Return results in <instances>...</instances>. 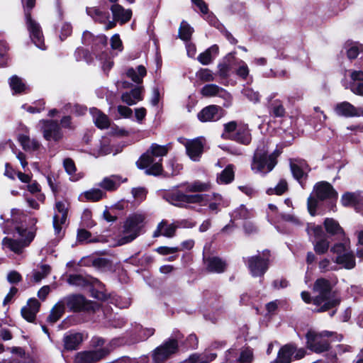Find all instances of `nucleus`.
Segmentation results:
<instances>
[{
    "label": "nucleus",
    "mask_w": 363,
    "mask_h": 363,
    "mask_svg": "<svg viewBox=\"0 0 363 363\" xmlns=\"http://www.w3.org/2000/svg\"><path fill=\"white\" fill-rule=\"evenodd\" d=\"M200 93L202 96L205 97H212L215 96H218L227 100L231 99V96L229 93H228L223 88L214 84H209L205 85L201 89Z\"/></svg>",
    "instance_id": "obj_24"
},
{
    "label": "nucleus",
    "mask_w": 363,
    "mask_h": 363,
    "mask_svg": "<svg viewBox=\"0 0 363 363\" xmlns=\"http://www.w3.org/2000/svg\"><path fill=\"white\" fill-rule=\"evenodd\" d=\"M350 89L354 94L363 96V82L352 83L350 84Z\"/></svg>",
    "instance_id": "obj_64"
},
{
    "label": "nucleus",
    "mask_w": 363,
    "mask_h": 363,
    "mask_svg": "<svg viewBox=\"0 0 363 363\" xmlns=\"http://www.w3.org/2000/svg\"><path fill=\"white\" fill-rule=\"evenodd\" d=\"M296 351V345L291 342L281 347L274 363H291Z\"/></svg>",
    "instance_id": "obj_19"
},
{
    "label": "nucleus",
    "mask_w": 363,
    "mask_h": 363,
    "mask_svg": "<svg viewBox=\"0 0 363 363\" xmlns=\"http://www.w3.org/2000/svg\"><path fill=\"white\" fill-rule=\"evenodd\" d=\"M204 262L209 272L222 273L227 266L225 261L218 257H209L204 259Z\"/></svg>",
    "instance_id": "obj_27"
},
{
    "label": "nucleus",
    "mask_w": 363,
    "mask_h": 363,
    "mask_svg": "<svg viewBox=\"0 0 363 363\" xmlns=\"http://www.w3.org/2000/svg\"><path fill=\"white\" fill-rule=\"evenodd\" d=\"M144 219L141 214H135L127 218L123 225V235L119 240L120 245L130 242L138 237Z\"/></svg>",
    "instance_id": "obj_4"
},
{
    "label": "nucleus",
    "mask_w": 363,
    "mask_h": 363,
    "mask_svg": "<svg viewBox=\"0 0 363 363\" xmlns=\"http://www.w3.org/2000/svg\"><path fill=\"white\" fill-rule=\"evenodd\" d=\"M55 208L59 213L61 214L60 216V223H65L68 213L67 205L64 201H57L55 203Z\"/></svg>",
    "instance_id": "obj_49"
},
{
    "label": "nucleus",
    "mask_w": 363,
    "mask_h": 363,
    "mask_svg": "<svg viewBox=\"0 0 363 363\" xmlns=\"http://www.w3.org/2000/svg\"><path fill=\"white\" fill-rule=\"evenodd\" d=\"M91 236V233L85 229H79L77 231V240L79 242L88 240Z\"/></svg>",
    "instance_id": "obj_63"
},
{
    "label": "nucleus",
    "mask_w": 363,
    "mask_h": 363,
    "mask_svg": "<svg viewBox=\"0 0 363 363\" xmlns=\"http://www.w3.org/2000/svg\"><path fill=\"white\" fill-rule=\"evenodd\" d=\"M65 306L67 307L70 311L82 312L94 311V303L86 300L84 296L81 294H70L62 299Z\"/></svg>",
    "instance_id": "obj_10"
},
{
    "label": "nucleus",
    "mask_w": 363,
    "mask_h": 363,
    "mask_svg": "<svg viewBox=\"0 0 363 363\" xmlns=\"http://www.w3.org/2000/svg\"><path fill=\"white\" fill-rule=\"evenodd\" d=\"M18 141L23 149L26 151H35L39 149L40 145L37 140L30 139L25 135H20L18 136Z\"/></svg>",
    "instance_id": "obj_36"
},
{
    "label": "nucleus",
    "mask_w": 363,
    "mask_h": 363,
    "mask_svg": "<svg viewBox=\"0 0 363 363\" xmlns=\"http://www.w3.org/2000/svg\"><path fill=\"white\" fill-rule=\"evenodd\" d=\"M72 31L71 24L65 23L62 24L60 31V38L61 40H64L67 36L70 35Z\"/></svg>",
    "instance_id": "obj_59"
},
{
    "label": "nucleus",
    "mask_w": 363,
    "mask_h": 363,
    "mask_svg": "<svg viewBox=\"0 0 363 363\" xmlns=\"http://www.w3.org/2000/svg\"><path fill=\"white\" fill-rule=\"evenodd\" d=\"M147 151L152 155L155 156L157 159L162 158L163 156L167 155L168 153L169 146L152 143Z\"/></svg>",
    "instance_id": "obj_44"
},
{
    "label": "nucleus",
    "mask_w": 363,
    "mask_h": 363,
    "mask_svg": "<svg viewBox=\"0 0 363 363\" xmlns=\"http://www.w3.org/2000/svg\"><path fill=\"white\" fill-rule=\"evenodd\" d=\"M82 340V335L79 333L66 335L63 338L65 349L67 350H77Z\"/></svg>",
    "instance_id": "obj_33"
},
{
    "label": "nucleus",
    "mask_w": 363,
    "mask_h": 363,
    "mask_svg": "<svg viewBox=\"0 0 363 363\" xmlns=\"http://www.w3.org/2000/svg\"><path fill=\"white\" fill-rule=\"evenodd\" d=\"M354 110L355 106L348 101L338 103L334 108V111L337 116L345 118H352L357 115L354 112Z\"/></svg>",
    "instance_id": "obj_32"
},
{
    "label": "nucleus",
    "mask_w": 363,
    "mask_h": 363,
    "mask_svg": "<svg viewBox=\"0 0 363 363\" xmlns=\"http://www.w3.org/2000/svg\"><path fill=\"white\" fill-rule=\"evenodd\" d=\"M230 137V140L243 145H248L251 142L250 133L245 128H239L235 133Z\"/></svg>",
    "instance_id": "obj_40"
},
{
    "label": "nucleus",
    "mask_w": 363,
    "mask_h": 363,
    "mask_svg": "<svg viewBox=\"0 0 363 363\" xmlns=\"http://www.w3.org/2000/svg\"><path fill=\"white\" fill-rule=\"evenodd\" d=\"M325 237L332 241H342L345 238V232L339 222L333 218H326L323 221Z\"/></svg>",
    "instance_id": "obj_12"
},
{
    "label": "nucleus",
    "mask_w": 363,
    "mask_h": 363,
    "mask_svg": "<svg viewBox=\"0 0 363 363\" xmlns=\"http://www.w3.org/2000/svg\"><path fill=\"white\" fill-rule=\"evenodd\" d=\"M179 250H180V249L178 247H169L162 246V247H159L156 249V251L159 254L162 255L173 254V253L177 252Z\"/></svg>",
    "instance_id": "obj_60"
},
{
    "label": "nucleus",
    "mask_w": 363,
    "mask_h": 363,
    "mask_svg": "<svg viewBox=\"0 0 363 363\" xmlns=\"http://www.w3.org/2000/svg\"><path fill=\"white\" fill-rule=\"evenodd\" d=\"M360 47H362V45L357 44L352 45L347 50V57L350 60L356 59L360 52Z\"/></svg>",
    "instance_id": "obj_57"
},
{
    "label": "nucleus",
    "mask_w": 363,
    "mask_h": 363,
    "mask_svg": "<svg viewBox=\"0 0 363 363\" xmlns=\"http://www.w3.org/2000/svg\"><path fill=\"white\" fill-rule=\"evenodd\" d=\"M335 262L338 264H343L344 267L347 269H352L356 265L355 258L352 252H346L342 255H337Z\"/></svg>",
    "instance_id": "obj_37"
},
{
    "label": "nucleus",
    "mask_w": 363,
    "mask_h": 363,
    "mask_svg": "<svg viewBox=\"0 0 363 363\" xmlns=\"http://www.w3.org/2000/svg\"><path fill=\"white\" fill-rule=\"evenodd\" d=\"M234 177V166L228 164L217 177V181L220 184H229L233 181Z\"/></svg>",
    "instance_id": "obj_41"
},
{
    "label": "nucleus",
    "mask_w": 363,
    "mask_h": 363,
    "mask_svg": "<svg viewBox=\"0 0 363 363\" xmlns=\"http://www.w3.org/2000/svg\"><path fill=\"white\" fill-rule=\"evenodd\" d=\"M86 11L88 16L99 23H106L109 18L108 12L102 11L97 7H87Z\"/></svg>",
    "instance_id": "obj_35"
},
{
    "label": "nucleus",
    "mask_w": 363,
    "mask_h": 363,
    "mask_svg": "<svg viewBox=\"0 0 363 363\" xmlns=\"http://www.w3.org/2000/svg\"><path fill=\"white\" fill-rule=\"evenodd\" d=\"M313 290L328 299H332L333 296H335L330 281L325 278L317 279L313 284Z\"/></svg>",
    "instance_id": "obj_21"
},
{
    "label": "nucleus",
    "mask_w": 363,
    "mask_h": 363,
    "mask_svg": "<svg viewBox=\"0 0 363 363\" xmlns=\"http://www.w3.org/2000/svg\"><path fill=\"white\" fill-rule=\"evenodd\" d=\"M315 197L319 201H325L326 199H337V192L333 186L328 182L321 181L317 182L313 187Z\"/></svg>",
    "instance_id": "obj_17"
},
{
    "label": "nucleus",
    "mask_w": 363,
    "mask_h": 363,
    "mask_svg": "<svg viewBox=\"0 0 363 363\" xmlns=\"http://www.w3.org/2000/svg\"><path fill=\"white\" fill-rule=\"evenodd\" d=\"M284 107L281 101H274V134L285 132L288 128V119Z\"/></svg>",
    "instance_id": "obj_13"
},
{
    "label": "nucleus",
    "mask_w": 363,
    "mask_h": 363,
    "mask_svg": "<svg viewBox=\"0 0 363 363\" xmlns=\"http://www.w3.org/2000/svg\"><path fill=\"white\" fill-rule=\"evenodd\" d=\"M225 115L224 109L217 105H209L202 108L197 114L198 119L202 123L216 122Z\"/></svg>",
    "instance_id": "obj_16"
},
{
    "label": "nucleus",
    "mask_w": 363,
    "mask_h": 363,
    "mask_svg": "<svg viewBox=\"0 0 363 363\" xmlns=\"http://www.w3.org/2000/svg\"><path fill=\"white\" fill-rule=\"evenodd\" d=\"M40 306V302L36 298H30L27 305L22 308L21 315L28 322H33Z\"/></svg>",
    "instance_id": "obj_22"
},
{
    "label": "nucleus",
    "mask_w": 363,
    "mask_h": 363,
    "mask_svg": "<svg viewBox=\"0 0 363 363\" xmlns=\"http://www.w3.org/2000/svg\"><path fill=\"white\" fill-rule=\"evenodd\" d=\"M185 186L186 192H203L209 190L211 185L208 183L195 181L192 183H187Z\"/></svg>",
    "instance_id": "obj_43"
},
{
    "label": "nucleus",
    "mask_w": 363,
    "mask_h": 363,
    "mask_svg": "<svg viewBox=\"0 0 363 363\" xmlns=\"http://www.w3.org/2000/svg\"><path fill=\"white\" fill-rule=\"evenodd\" d=\"M60 125L62 128L69 130H74L75 128L72 123V117L70 116H63L60 120Z\"/></svg>",
    "instance_id": "obj_62"
},
{
    "label": "nucleus",
    "mask_w": 363,
    "mask_h": 363,
    "mask_svg": "<svg viewBox=\"0 0 363 363\" xmlns=\"http://www.w3.org/2000/svg\"><path fill=\"white\" fill-rule=\"evenodd\" d=\"M196 76L202 82H212L214 79L213 73L208 69H200Z\"/></svg>",
    "instance_id": "obj_54"
},
{
    "label": "nucleus",
    "mask_w": 363,
    "mask_h": 363,
    "mask_svg": "<svg viewBox=\"0 0 363 363\" xmlns=\"http://www.w3.org/2000/svg\"><path fill=\"white\" fill-rule=\"evenodd\" d=\"M242 94L245 97L254 103L259 101V94L249 87L244 88Z\"/></svg>",
    "instance_id": "obj_56"
},
{
    "label": "nucleus",
    "mask_w": 363,
    "mask_h": 363,
    "mask_svg": "<svg viewBox=\"0 0 363 363\" xmlns=\"http://www.w3.org/2000/svg\"><path fill=\"white\" fill-rule=\"evenodd\" d=\"M177 225L174 223L169 224L166 220H162L157 227V229L153 233L154 238H157L160 235H163L167 238H172L175 235Z\"/></svg>",
    "instance_id": "obj_26"
},
{
    "label": "nucleus",
    "mask_w": 363,
    "mask_h": 363,
    "mask_svg": "<svg viewBox=\"0 0 363 363\" xmlns=\"http://www.w3.org/2000/svg\"><path fill=\"white\" fill-rule=\"evenodd\" d=\"M162 158L157 159L150 152L146 151L143 154L136 162L137 167L140 169H145L147 175L159 176L163 172Z\"/></svg>",
    "instance_id": "obj_6"
},
{
    "label": "nucleus",
    "mask_w": 363,
    "mask_h": 363,
    "mask_svg": "<svg viewBox=\"0 0 363 363\" xmlns=\"http://www.w3.org/2000/svg\"><path fill=\"white\" fill-rule=\"evenodd\" d=\"M251 169L255 173L265 175L272 170V153L269 146L262 142L255 151L251 162Z\"/></svg>",
    "instance_id": "obj_3"
},
{
    "label": "nucleus",
    "mask_w": 363,
    "mask_h": 363,
    "mask_svg": "<svg viewBox=\"0 0 363 363\" xmlns=\"http://www.w3.org/2000/svg\"><path fill=\"white\" fill-rule=\"evenodd\" d=\"M9 86L14 94H22L27 89L26 84L17 75H13L9 79Z\"/></svg>",
    "instance_id": "obj_42"
},
{
    "label": "nucleus",
    "mask_w": 363,
    "mask_h": 363,
    "mask_svg": "<svg viewBox=\"0 0 363 363\" xmlns=\"http://www.w3.org/2000/svg\"><path fill=\"white\" fill-rule=\"evenodd\" d=\"M43 123L42 132L43 138L48 141L53 140L59 142L63 138L60 125L57 121L54 120H42Z\"/></svg>",
    "instance_id": "obj_15"
},
{
    "label": "nucleus",
    "mask_w": 363,
    "mask_h": 363,
    "mask_svg": "<svg viewBox=\"0 0 363 363\" xmlns=\"http://www.w3.org/2000/svg\"><path fill=\"white\" fill-rule=\"evenodd\" d=\"M111 350L105 347L96 350L78 352L75 356L76 363H95L109 354Z\"/></svg>",
    "instance_id": "obj_14"
},
{
    "label": "nucleus",
    "mask_w": 363,
    "mask_h": 363,
    "mask_svg": "<svg viewBox=\"0 0 363 363\" xmlns=\"http://www.w3.org/2000/svg\"><path fill=\"white\" fill-rule=\"evenodd\" d=\"M291 171L293 177L296 179L299 184H302V179L303 177H307V174L304 172L303 169L298 164L291 163L290 164Z\"/></svg>",
    "instance_id": "obj_48"
},
{
    "label": "nucleus",
    "mask_w": 363,
    "mask_h": 363,
    "mask_svg": "<svg viewBox=\"0 0 363 363\" xmlns=\"http://www.w3.org/2000/svg\"><path fill=\"white\" fill-rule=\"evenodd\" d=\"M270 250H264L262 254L250 257L245 259L251 274L253 277H261L269 266Z\"/></svg>",
    "instance_id": "obj_5"
},
{
    "label": "nucleus",
    "mask_w": 363,
    "mask_h": 363,
    "mask_svg": "<svg viewBox=\"0 0 363 363\" xmlns=\"http://www.w3.org/2000/svg\"><path fill=\"white\" fill-rule=\"evenodd\" d=\"M143 86H138L130 91H126L121 95V100L128 106L135 104L138 101L143 100Z\"/></svg>",
    "instance_id": "obj_28"
},
{
    "label": "nucleus",
    "mask_w": 363,
    "mask_h": 363,
    "mask_svg": "<svg viewBox=\"0 0 363 363\" xmlns=\"http://www.w3.org/2000/svg\"><path fill=\"white\" fill-rule=\"evenodd\" d=\"M333 335H335L339 341L343 338L342 335L328 330L317 333L310 329L307 331L306 334L307 348L316 354L325 352L323 357L318 360V363H340L336 351L331 350L330 342L322 340L323 337H330Z\"/></svg>",
    "instance_id": "obj_1"
},
{
    "label": "nucleus",
    "mask_w": 363,
    "mask_h": 363,
    "mask_svg": "<svg viewBox=\"0 0 363 363\" xmlns=\"http://www.w3.org/2000/svg\"><path fill=\"white\" fill-rule=\"evenodd\" d=\"M363 197L353 192H345L342 195L340 202L345 207H353L356 212H362Z\"/></svg>",
    "instance_id": "obj_20"
},
{
    "label": "nucleus",
    "mask_w": 363,
    "mask_h": 363,
    "mask_svg": "<svg viewBox=\"0 0 363 363\" xmlns=\"http://www.w3.org/2000/svg\"><path fill=\"white\" fill-rule=\"evenodd\" d=\"M127 179L123 180L120 176L111 175L104 178V179L99 184V186L103 189L108 191H116L120 185L125 182Z\"/></svg>",
    "instance_id": "obj_29"
},
{
    "label": "nucleus",
    "mask_w": 363,
    "mask_h": 363,
    "mask_svg": "<svg viewBox=\"0 0 363 363\" xmlns=\"http://www.w3.org/2000/svg\"><path fill=\"white\" fill-rule=\"evenodd\" d=\"M26 26L33 43L39 48L45 49L44 37L40 25L32 18L31 11L35 6L36 0H21Z\"/></svg>",
    "instance_id": "obj_2"
},
{
    "label": "nucleus",
    "mask_w": 363,
    "mask_h": 363,
    "mask_svg": "<svg viewBox=\"0 0 363 363\" xmlns=\"http://www.w3.org/2000/svg\"><path fill=\"white\" fill-rule=\"evenodd\" d=\"M27 217L23 213H13L11 221L14 225L16 232L20 237H24L28 232H33L32 230H28L27 227L23 224L26 221Z\"/></svg>",
    "instance_id": "obj_30"
},
{
    "label": "nucleus",
    "mask_w": 363,
    "mask_h": 363,
    "mask_svg": "<svg viewBox=\"0 0 363 363\" xmlns=\"http://www.w3.org/2000/svg\"><path fill=\"white\" fill-rule=\"evenodd\" d=\"M218 47L216 45H213L201 53L198 56L197 60L202 65H207L213 62V58L218 55Z\"/></svg>",
    "instance_id": "obj_34"
},
{
    "label": "nucleus",
    "mask_w": 363,
    "mask_h": 363,
    "mask_svg": "<svg viewBox=\"0 0 363 363\" xmlns=\"http://www.w3.org/2000/svg\"><path fill=\"white\" fill-rule=\"evenodd\" d=\"M65 306L62 301H59L52 308L50 315L48 316V321L51 323H56L64 314Z\"/></svg>",
    "instance_id": "obj_38"
},
{
    "label": "nucleus",
    "mask_w": 363,
    "mask_h": 363,
    "mask_svg": "<svg viewBox=\"0 0 363 363\" xmlns=\"http://www.w3.org/2000/svg\"><path fill=\"white\" fill-rule=\"evenodd\" d=\"M111 11L115 21H117L121 24H124L128 22L132 16V11L130 9H125L119 4H113L111 7Z\"/></svg>",
    "instance_id": "obj_25"
},
{
    "label": "nucleus",
    "mask_w": 363,
    "mask_h": 363,
    "mask_svg": "<svg viewBox=\"0 0 363 363\" xmlns=\"http://www.w3.org/2000/svg\"><path fill=\"white\" fill-rule=\"evenodd\" d=\"M312 302L314 305L319 306L318 308L315 310V312L323 313L337 308L341 303V298L340 297L333 296L332 299H328V298L318 294L312 298Z\"/></svg>",
    "instance_id": "obj_18"
},
{
    "label": "nucleus",
    "mask_w": 363,
    "mask_h": 363,
    "mask_svg": "<svg viewBox=\"0 0 363 363\" xmlns=\"http://www.w3.org/2000/svg\"><path fill=\"white\" fill-rule=\"evenodd\" d=\"M178 350V341L174 338L168 339L152 351V361L154 363H163L176 354Z\"/></svg>",
    "instance_id": "obj_9"
},
{
    "label": "nucleus",
    "mask_w": 363,
    "mask_h": 363,
    "mask_svg": "<svg viewBox=\"0 0 363 363\" xmlns=\"http://www.w3.org/2000/svg\"><path fill=\"white\" fill-rule=\"evenodd\" d=\"M83 196L88 201L96 202L106 196V193L99 189H91L85 191Z\"/></svg>",
    "instance_id": "obj_45"
},
{
    "label": "nucleus",
    "mask_w": 363,
    "mask_h": 363,
    "mask_svg": "<svg viewBox=\"0 0 363 363\" xmlns=\"http://www.w3.org/2000/svg\"><path fill=\"white\" fill-rule=\"evenodd\" d=\"M146 74V69L143 65L138 66L136 70L133 68H129L126 72L127 76L137 84H141L143 82V79Z\"/></svg>",
    "instance_id": "obj_39"
},
{
    "label": "nucleus",
    "mask_w": 363,
    "mask_h": 363,
    "mask_svg": "<svg viewBox=\"0 0 363 363\" xmlns=\"http://www.w3.org/2000/svg\"><path fill=\"white\" fill-rule=\"evenodd\" d=\"M289 190L288 183L286 179H281L274 187V194L281 196Z\"/></svg>",
    "instance_id": "obj_55"
},
{
    "label": "nucleus",
    "mask_w": 363,
    "mask_h": 363,
    "mask_svg": "<svg viewBox=\"0 0 363 363\" xmlns=\"http://www.w3.org/2000/svg\"><path fill=\"white\" fill-rule=\"evenodd\" d=\"M186 149L189 157L194 161H198L203 153V143L200 138H196L187 142Z\"/></svg>",
    "instance_id": "obj_23"
},
{
    "label": "nucleus",
    "mask_w": 363,
    "mask_h": 363,
    "mask_svg": "<svg viewBox=\"0 0 363 363\" xmlns=\"http://www.w3.org/2000/svg\"><path fill=\"white\" fill-rule=\"evenodd\" d=\"M50 272V267L48 264H43L39 271L33 273V279L35 281L38 282L43 278L46 277Z\"/></svg>",
    "instance_id": "obj_50"
},
{
    "label": "nucleus",
    "mask_w": 363,
    "mask_h": 363,
    "mask_svg": "<svg viewBox=\"0 0 363 363\" xmlns=\"http://www.w3.org/2000/svg\"><path fill=\"white\" fill-rule=\"evenodd\" d=\"M306 231L308 235H313L315 239V241L313 242L315 253L319 255L325 254L330 247V241L325 237L323 226L311 224L307 227Z\"/></svg>",
    "instance_id": "obj_8"
},
{
    "label": "nucleus",
    "mask_w": 363,
    "mask_h": 363,
    "mask_svg": "<svg viewBox=\"0 0 363 363\" xmlns=\"http://www.w3.org/2000/svg\"><path fill=\"white\" fill-rule=\"evenodd\" d=\"M193 31V28L187 23V22L183 21L181 23L180 28L179 29V37L184 41H188L191 39Z\"/></svg>",
    "instance_id": "obj_46"
},
{
    "label": "nucleus",
    "mask_w": 363,
    "mask_h": 363,
    "mask_svg": "<svg viewBox=\"0 0 363 363\" xmlns=\"http://www.w3.org/2000/svg\"><path fill=\"white\" fill-rule=\"evenodd\" d=\"M253 359V352L251 349L247 347L242 350L238 361L240 363H251Z\"/></svg>",
    "instance_id": "obj_53"
},
{
    "label": "nucleus",
    "mask_w": 363,
    "mask_h": 363,
    "mask_svg": "<svg viewBox=\"0 0 363 363\" xmlns=\"http://www.w3.org/2000/svg\"><path fill=\"white\" fill-rule=\"evenodd\" d=\"M90 113L96 126L100 129H106L110 125L108 117L96 108H91Z\"/></svg>",
    "instance_id": "obj_31"
},
{
    "label": "nucleus",
    "mask_w": 363,
    "mask_h": 363,
    "mask_svg": "<svg viewBox=\"0 0 363 363\" xmlns=\"http://www.w3.org/2000/svg\"><path fill=\"white\" fill-rule=\"evenodd\" d=\"M35 238V232H28L24 237L18 238H4L2 240L4 247L8 248L9 250L16 254H21L25 247H28Z\"/></svg>",
    "instance_id": "obj_11"
},
{
    "label": "nucleus",
    "mask_w": 363,
    "mask_h": 363,
    "mask_svg": "<svg viewBox=\"0 0 363 363\" xmlns=\"http://www.w3.org/2000/svg\"><path fill=\"white\" fill-rule=\"evenodd\" d=\"M111 45L112 49L118 50L121 51L123 49L122 41L119 37V35L115 34L111 38Z\"/></svg>",
    "instance_id": "obj_61"
},
{
    "label": "nucleus",
    "mask_w": 363,
    "mask_h": 363,
    "mask_svg": "<svg viewBox=\"0 0 363 363\" xmlns=\"http://www.w3.org/2000/svg\"><path fill=\"white\" fill-rule=\"evenodd\" d=\"M318 199L317 197L310 196L307 199V208L309 214L311 216H315L317 214V208L318 206Z\"/></svg>",
    "instance_id": "obj_51"
},
{
    "label": "nucleus",
    "mask_w": 363,
    "mask_h": 363,
    "mask_svg": "<svg viewBox=\"0 0 363 363\" xmlns=\"http://www.w3.org/2000/svg\"><path fill=\"white\" fill-rule=\"evenodd\" d=\"M63 165L65 171L70 175H72L76 172V167L74 162L71 158H66L63 161Z\"/></svg>",
    "instance_id": "obj_58"
},
{
    "label": "nucleus",
    "mask_w": 363,
    "mask_h": 363,
    "mask_svg": "<svg viewBox=\"0 0 363 363\" xmlns=\"http://www.w3.org/2000/svg\"><path fill=\"white\" fill-rule=\"evenodd\" d=\"M238 128L235 121H230L224 124V132L222 134V138L230 140V136L233 135Z\"/></svg>",
    "instance_id": "obj_47"
},
{
    "label": "nucleus",
    "mask_w": 363,
    "mask_h": 363,
    "mask_svg": "<svg viewBox=\"0 0 363 363\" xmlns=\"http://www.w3.org/2000/svg\"><path fill=\"white\" fill-rule=\"evenodd\" d=\"M166 200L171 204L178 207H187L191 203H201L205 199L203 194H187L181 190L169 193L165 196Z\"/></svg>",
    "instance_id": "obj_7"
},
{
    "label": "nucleus",
    "mask_w": 363,
    "mask_h": 363,
    "mask_svg": "<svg viewBox=\"0 0 363 363\" xmlns=\"http://www.w3.org/2000/svg\"><path fill=\"white\" fill-rule=\"evenodd\" d=\"M234 218L237 219H247L251 217V212L244 205H241L233 213Z\"/></svg>",
    "instance_id": "obj_52"
}]
</instances>
